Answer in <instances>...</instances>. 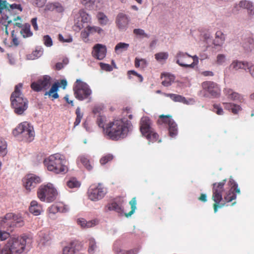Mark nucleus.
Returning a JSON list of instances; mask_svg holds the SVG:
<instances>
[{"label":"nucleus","instance_id":"nucleus-1","mask_svg":"<svg viewBox=\"0 0 254 254\" xmlns=\"http://www.w3.org/2000/svg\"><path fill=\"white\" fill-rule=\"evenodd\" d=\"M131 129V125L128 122L117 120L107 124L104 132L109 138L118 140L126 137Z\"/></svg>","mask_w":254,"mask_h":254},{"label":"nucleus","instance_id":"nucleus-2","mask_svg":"<svg viewBox=\"0 0 254 254\" xmlns=\"http://www.w3.org/2000/svg\"><path fill=\"white\" fill-rule=\"evenodd\" d=\"M66 160L61 154L56 153L45 159L44 163L47 169L56 174H65L68 171Z\"/></svg>","mask_w":254,"mask_h":254},{"label":"nucleus","instance_id":"nucleus-3","mask_svg":"<svg viewBox=\"0 0 254 254\" xmlns=\"http://www.w3.org/2000/svg\"><path fill=\"white\" fill-rule=\"evenodd\" d=\"M22 87V83L16 85L14 91L10 97L12 107L14 110V112L18 115H22L28 108V101L24 98L20 90Z\"/></svg>","mask_w":254,"mask_h":254},{"label":"nucleus","instance_id":"nucleus-4","mask_svg":"<svg viewBox=\"0 0 254 254\" xmlns=\"http://www.w3.org/2000/svg\"><path fill=\"white\" fill-rule=\"evenodd\" d=\"M58 191L51 183L41 185L37 190V196L43 202L50 203L57 197Z\"/></svg>","mask_w":254,"mask_h":254},{"label":"nucleus","instance_id":"nucleus-5","mask_svg":"<svg viewBox=\"0 0 254 254\" xmlns=\"http://www.w3.org/2000/svg\"><path fill=\"white\" fill-rule=\"evenodd\" d=\"M140 130L142 134L145 136L149 142L156 141L158 135L153 128L152 123L147 117H143L140 122Z\"/></svg>","mask_w":254,"mask_h":254},{"label":"nucleus","instance_id":"nucleus-6","mask_svg":"<svg viewBox=\"0 0 254 254\" xmlns=\"http://www.w3.org/2000/svg\"><path fill=\"white\" fill-rule=\"evenodd\" d=\"M12 133L15 136L21 135L23 139L27 142L32 141L35 136L33 127L27 122L19 124L13 130Z\"/></svg>","mask_w":254,"mask_h":254},{"label":"nucleus","instance_id":"nucleus-7","mask_svg":"<svg viewBox=\"0 0 254 254\" xmlns=\"http://www.w3.org/2000/svg\"><path fill=\"white\" fill-rule=\"evenodd\" d=\"M27 239L26 236L11 238L5 245L11 254H21L26 249Z\"/></svg>","mask_w":254,"mask_h":254},{"label":"nucleus","instance_id":"nucleus-8","mask_svg":"<svg viewBox=\"0 0 254 254\" xmlns=\"http://www.w3.org/2000/svg\"><path fill=\"white\" fill-rule=\"evenodd\" d=\"M73 91L76 98L80 101L88 98L92 94L89 86L80 79H77L75 82Z\"/></svg>","mask_w":254,"mask_h":254},{"label":"nucleus","instance_id":"nucleus-9","mask_svg":"<svg viewBox=\"0 0 254 254\" xmlns=\"http://www.w3.org/2000/svg\"><path fill=\"white\" fill-rule=\"evenodd\" d=\"M176 63L185 67L193 68L198 63L196 56H191L187 53L179 52L176 56Z\"/></svg>","mask_w":254,"mask_h":254},{"label":"nucleus","instance_id":"nucleus-10","mask_svg":"<svg viewBox=\"0 0 254 254\" xmlns=\"http://www.w3.org/2000/svg\"><path fill=\"white\" fill-rule=\"evenodd\" d=\"M107 193V189L102 183L91 185L87 191L89 199L93 201L101 200Z\"/></svg>","mask_w":254,"mask_h":254},{"label":"nucleus","instance_id":"nucleus-11","mask_svg":"<svg viewBox=\"0 0 254 254\" xmlns=\"http://www.w3.org/2000/svg\"><path fill=\"white\" fill-rule=\"evenodd\" d=\"M226 180L218 184H213L212 199L215 203L213 204V208L215 212H216L218 208L222 207L225 203L221 202L222 200V193L224 190V185Z\"/></svg>","mask_w":254,"mask_h":254},{"label":"nucleus","instance_id":"nucleus-12","mask_svg":"<svg viewBox=\"0 0 254 254\" xmlns=\"http://www.w3.org/2000/svg\"><path fill=\"white\" fill-rule=\"evenodd\" d=\"M0 225L3 228L13 227L15 226L21 227L24 225V222L21 216L9 213L1 218Z\"/></svg>","mask_w":254,"mask_h":254},{"label":"nucleus","instance_id":"nucleus-13","mask_svg":"<svg viewBox=\"0 0 254 254\" xmlns=\"http://www.w3.org/2000/svg\"><path fill=\"white\" fill-rule=\"evenodd\" d=\"M158 124H165L168 126V130L170 136L172 137H175L178 134L177 125L172 119V117L170 115L164 116L160 115L157 121Z\"/></svg>","mask_w":254,"mask_h":254},{"label":"nucleus","instance_id":"nucleus-14","mask_svg":"<svg viewBox=\"0 0 254 254\" xmlns=\"http://www.w3.org/2000/svg\"><path fill=\"white\" fill-rule=\"evenodd\" d=\"M51 79L50 76L44 75L42 78L32 83L31 87L36 92L40 91L42 90H47L51 85Z\"/></svg>","mask_w":254,"mask_h":254},{"label":"nucleus","instance_id":"nucleus-15","mask_svg":"<svg viewBox=\"0 0 254 254\" xmlns=\"http://www.w3.org/2000/svg\"><path fill=\"white\" fill-rule=\"evenodd\" d=\"M22 182L26 190L30 191L41 182V179L34 174H28L23 178Z\"/></svg>","mask_w":254,"mask_h":254},{"label":"nucleus","instance_id":"nucleus-16","mask_svg":"<svg viewBox=\"0 0 254 254\" xmlns=\"http://www.w3.org/2000/svg\"><path fill=\"white\" fill-rule=\"evenodd\" d=\"M129 17L123 13H119L116 18V23L119 29L121 30H126L129 22Z\"/></svg>","mask_w":254,"mask_h":254},{"label":"nucleus","instance_id":"nucleus-17","mask_svg":"<svg viewBox=\"0 0 254 254\" xmlns=\"http://www.w3.org/2000/svg\"><path fill=\"white\" fill-rule=\"evenodd\" d=\"M107 53L106 47L101 44H97L93 47L92 55L98 60H103L106 56Z\"/></svg>","mask_w":254,"mask_h":254},{"label":"nucleus","instance_id":"nucleus-18","mask_svg":"<svg viewBox=\"0 0 254 254\" xmlns=\"http://www.w3.org/2000/svg\"><path fill=\"white\" fill-rule=\"evenodd\" d=\"M163 95L170 98L173 101L176 102L183 103L187 105L192 104L194 103V101L193 99L190 98L187 100L185 97L180 95L165 93H163Z\"/></svg>","mask_w":254,"mask_h":254},{"label":"nucleus","instance_id":"nucleus-19","mask_svg":"<svg viewBox=\"0 0 254 254\" xmlns=\"http://www.w3.org/2000/svg\"><path fill=\"white\" fill-rule=\"evenodd\" d=\"M76 18L77 19L76 24L79 29L83 27L81 23H88L91 20L90 16L84 10H80L78 14L76 15Z\"/></svg>","mask_w":254,"mask_h":254},{"label":"nucleus","instance_id":"nucleus-20","mask_svg":"<svg viewBox=\"0 0 254 254\" xmlns=\"http://www.w3.org/2000/svg\"><path fill=\"white\" fill-rule=\"evenodd\" d=\"M220 95V89L218 85L213 82H207V97L217 98Z\"/></svg>","mask_w":254,"mask_h":254},{"label":"nucleus","instance_id":"nucleus-21","mask_svg":"<svg viewBox=\"0 0 254 254\" xmlns=\"http://www.w3.org/2000/svg\"><path fill=\"white\" fill-rule=\"evenodd\" d=\"M251 67V63L245 61H240L238 60H234L229 66L230 69L238 70L243 69L246 70L247 68Z\"/></svg>","mask_w":254,"mask_h":254},{"label":"nucleus","instance_id":"nucleus-22","mask_svg":"<svg viewBox=\"0 0 254 254\" xmlns=\"http://www.w3.org/2000/svg\"><path fill=\"white\" fill-rule=\"evenodd\" d=\"M77 223L82 228H89L98 225L99 221L97 219H93L87 221L85 219L80 218L77 219Z\"/></svg>","mask_w":254,"mask_h":254},{"label":"nucleus","instance_id":"nucleus-23","mask_svg":"<svg viewBox=\"0 0 254 254\" xmlns=\"http://www.w3.org/2000/svg\"><path fill=\"white\" fill-rule=\"evenodd\" d=\"M224 93L227 96V98L230 100L238 101L241 102L243 101V98L240 94L234 92L230 88L224 89Z\"/></svg>","mask_w":254,"mask_h":254},{"label":"nucleus","instance_id":"nucleus-24","mask_svg":"<svg viewBox=\"0 0 254 254\" xmlns=\"http://www.w3.org/2000/svg\"><path fill=\"white\" fill-rule=\"evenodd\" d=\"M2 1L5 2V3L4 4V6H2L0 14H1L2 13L3 10H5V12H8L9 13H12V11L15 9H18L19 11H21L22 10V8L20 4H17L15 3H13L12 4H9L6 0H2Z\"/></svg>","mask_w":254,"mask_h":254},{"label":"nucleus","instance_id":"nucleus-25","mask_svg":"<svg viewBox=\"0 0 254 254\" xmlns=\"http://www.w3.org/2000/svg\"><path fill=\"white\" fill-rule=\"evenodd\" d=\"M29 211L33 215L38 216L41 214L43 209L41 205L39 204L37 201L32 200L30 203Z\"/></svg>","mask_w":254,"mask_h":254},{"label":"nucleus","instance_id":"nucleus-26","mask_svg":"<svg viewBox=\"0 0 254 254\" xmlns=\"http://www.w3.org/2000/svg\"><path fill=\"white\" fill-rule=\"evenodd\" d=\"M225 37L223 32L218 31L215 33V37L213 40V44L215 46L221 47L224 43Z\"/></svg>","mask_w":254,"mask_h":254},{"label":"nucleus","instance_id":"nucleus-27","mask_svg":"<svg viewBox=\"0 0 254 254\" xmlns=\"http://www.w3.org/2000/svg\"><path fill=\"white\" fill-rule=\"evenodd\" d=\"M99 248L95 239L93 237L88 239V249L89 254H95L98 251Z\"/></svg>","mask_w":254,"mask_h":254},{"label":"nucleus","instance_id":"nucleus-28","mask_svg":"<svg viewBox=\"0 0 254 254\" xmlns=\"http://www.w3.org/2000/svg\"><path fill=\"white\" fill-rule=\"evenodd\" d=\"M47 8L51 11H56L60 13H63L64 11V7L63 4L59 2H53L47 5Z\"/></svg>","mask_w":254,"mask_h":254},{"label":"nucleus","instance_id":"nucleus-29","mask_svg":"<svg viewBox=\"0 0 254 254\" xmlns=\"http://www.w3.org/2000/svg\"><path fill=\"white\" fill-rule=\"evenodd\" d=\"M39 237V243L42 245L47 246L50 244L51 237L49 232H40Z\"/></svg>","mask_w":254,"mask_h":254},{"label":"nucleus","instance_id":"nucleus-30","mask_svg":"<svg viewBox=\"0 0 254 254\" xmlns=\"http://www.w3.org/2000/svg\"><path fill=\"white\" fill-rule=\"evenodd\" d=\"M239 5L241 7L247 9L250 14H254V6L251 2L246 0H241L239 3Z\"/></svg>","mask_w":254,"mask_h":254},{"label":"nucleus","instance_id":"nucleus-31","mask_svg":"<svg viewBox=\"0 0 254 254\" xmlns=\"http://www.w3.org/2000/svg\"><path fill=\"white\" fill-rule=\"evenodd\" d=\"M76 245V243L74 242H70L67 245L64 247L63 249V254H74Z\"/></svg>","mask_w":254,"mask_h":254},{"label":"nucleus","instance_id":"nucleus-32","mask_svg":"<svg viewBox=\"0 0 254 254\" xmlns=\"http://www.w3.org/2000/svg\"><path fill=\"white\" fill-rule=\"evenodd\" d=\"M129 47V45L127 43L120 42L116 45L115 47V52L118 55L127 50Z\"/></svg>","mask_w":254,"mask_h":254},{"label":"nucleus","instance_id":"nucleus-33","mask_svg":"<svg viewBox=\"0 0 254 254\" xmlns=\"http://www.w3.org/2000/svg\"><path fill=\"white\" fill-rule=\"evenodd\" d=\"M59 87V83H55L52 86L51 88L50 89V90L48 92H46L45 93V95H49L51 96L52 95V97L54 99H57L59 97V94L57 93V91L58 90Z\"/></svg>","mask_w":254,"mask_h":254},{"label":"nucleus","instance_id":"nucleus-34","mask_svg":"<svg viewBox=\"0 0 254 254\" xmlns=\"http://www.w3.org/2000/svg\"><path fill=\"white\" fill-rule=\"evenodd\" d=\"M236 193L233 189H230L224 196V201L226 202H229L236 198Z\"/></svg>","mask_w":254,"mask_h":254},{"label":"nucleus","instance_id":"nucleus-35","mask_svg":"<svg viewBox=\"0 0 254 254\" xmlns=\"http://www.w3.org/2000/svg\"><path fill=\"white\" fill-rule=\"evenodd\" d=\"M20 33L24 38L29 37L33 35L32 32L30 30V25L29 24H25Z\"/></svg>","mask_w":254,"mask_h":254},{"label":"nucleus","instance_id":"nucleus-36","mask_svg":"<svg viewBox=\"0 0 254 254\" xmlns=\"http://www.w3.org/2000/svg\"><path fill=\"white\" fill-rule=\"evenodd\" d=\"M66 185L69 188L77 189L80 187L81 184L76 178H72L67 182Z\"/></svg>","mask_w":254,"mask_h":254},{"label":"nucleus","instance_id":"nucleus-37","mask_svg":"<svg viewBox=\"0 0 254 254\" xmlns=\"http://www.w3.org/2000/svg\"><path fill=\"white\" fill-rule=\"evenodd\" d=\"M99 23L103 26L106 25L109 22L108 17L102 12H99L97 15Z\"/></svg>","mask_w":254,"mask_h":254},{"label":"nucleus","instance_id":"nucleus-38","mask_svg":"<svg viewBox=\"0 0 254 254\" xmlns=\"http://www.w3.org/2000/svg\"><path fill=\"white\" fill-rule=\"evenodd\" d=\"M174 80L175 76L173 75L168 74L165 76V79L162 81V84L163 86L168 87L172 84Z\"/></svg>","mask_w":254,"mask_h":254},{"label":"nucleus","instance_id":"nucleus-39","mask_svg":"<svg viewBox=\"0 0 254 254\" xmlns=\"http://www.w3.org/2000/svg\"><path fill=\"white\" fill-rule=\"evenodd\" d=\"M12 22L11 20H9V17L6 14H3L1 19H0V23H2L5 27V33L7 35L8 34L7 27Z\"/></svg>","mask_w":254,"mask_h":254},{"label":"nucleus","instance_id":"nucleus-40","mask_svg":"<svg viewBox=\"0 0 254 254\" xmlns=\"http://www.w3.org/2000/svg\"><path fill=\"white\" fill-rule=\"evenodd\" d=\"M134 65L136 67H141L144 68L147 65V62L144 59H139L136 58L134 61Z\"/></svg>","mask_w":254,"mask_h":254},{"label":"nucleus","instance_id":"nucleus-41","mask_svg":"<svg viewBox=\"0 0 254 254\" xmlns=\"http://www.w3.org/2000/svg\"><path fill=\"white\" fill-rule=\"evenodd\" d=\"M81 3L88 10L94 9L95 0H81Z\"/></svg>","mask_w":254,"mask_h":254},{"label":"nucleus","instance_id":"nucleus-42","mask_svg":"<svg viewBox=\"0 0 254 254\" xmlns=\"http://www.w3.org/2000/svg\"><path fill=\"white\" fill-rule=\"evenodd\" d=\"M155 59L159 62H161L163 61L166 60L168 57L169 54L167 52H160L155 54Z\"/></svg>","mask_w":254,"mask_h":254},{"label":"nucleus","instance_id":"nucleus-43","mask_svg":"<svg viewBox=\"0 0 254 254\" xmlns=\"http://www.w3.org/2000/svg\"><path fill=\"white\" fill-rule=\"evenodd\" d=\"M108 209L110 210H114L120 214L123 212V209L122 206L118 204L116 202H113L109 204Z\"/></svg>","mask_w":254,"mask_h":254},{"label":"nucleus","instance_id":"nucleus-44","mask_svg":"<svg viewBox=\"0 0 254 254\" xmlns=\"http://www.w3.org/2000/svg\"><path fill=\"white\" fill-rule=\"evenodd\" d=\"M7 144L6 141L0 137V153L2 156H4L7 154Z\"/></svg>","mask_w":254,"mask_h":254},{"label":"nucleus","instance_id":"nucleus-45","mask_svg":"<svg viewBox=\"0 0 254 254\" xmlns=\"http://www.w3.org/2000/svg\"><path fill=\"white\" fill-rule=\"evenodd\" d=\"M114 158V156L111 154H106L101 157L100 160V163L101 165H105L108 162L112 161Z\"/></svg>","mask_w":254,"mask_h":254},{"label":"nucleus","instance_id":"nucleus-46","mask_svg":"<svg viewBox=\"0 0 254 254\" xmlns=\"http://www.w3.org/2000/svg\"><path fill=\"white\" fill-rule=\"evenodd\" d=\"M129 204L131 205V210L129 212L126 214L127 217L130 216L132 214H133L134 213L135 209H136V200L135 197H133L129 201Z\"/></svg>","mask_w":254,"mask_h":254},{"label":"nucleus","instance_id":"nucleus-47","mask_svg":"<svg viewBox=\"0 0 254 254\" xmlns=\"http://www.w3.org/2000/svg\"><path fill=\"white\" fill-rule=\"evenodd\" d=\"M228 184L231 189L234 190H235V192L237 193H240V190L238 188L237 184L235 182V181L233 179H230Z\"/></svg>","mask_w":254,"mask_h":254},{"label":"nucleus","instance_id":"nucleus-48","mask_svg":"<svg viewBox=\"0 0 254 254\" xmlns=\"http://www.w3.org/2000/svg\"><path fill=\"white\" fill-rule=\"evenodd\" d=\"M86 29L90 34H94L96 32L98 34H101L103 32V29L101 28L95 26H88L86 27Z\"/></svg>","mask_w":254,"mask_h":254},{"label":"nucleus","instance_id":"nucleus-49","mask_svg":"<svg viewBox=\"0 0 254 254\" xmlns=\"http://www.w3.org/2000/svg\"><path fill=\"white\" fill-rule=\"evenodd\" d=\"M226 62V56L224 54H218L216 57L215 63L218 65H223Z\"/></svg>","mask_w":254,"mask_h":254},{"label":"nucleus","instance_id":"nucleus-50","mask_svg":"<svg viewBox=\"0 0 254 254\" xmlns=\"http://www.w3.org/2000/svg\"><path fill=\"white\" fill-rule=\"evenodd\" d=\"M75 113L76 115V118L74 123V125L75 127L78 126L80 124L81 120L83 117V114L81 113L80 109L79 107H78L76 109Z\"/></svg>","mask_w":254,"mask_h":254},{"label":"nucleus","instance_id":"nucleus-51","mask_svg":"<svg viewBox=\"0 0 254 254\" xmlns=\"http://www.w3.org/2000/svg\"><path fill=\"white\" fill-rule=\"evenodd\" d=\"M133 33L140 37H149V35L145 32L144 30L141 29H134Z\"/></svg>","mask_w":254,"mask_h":254},{"label":"nucleus","instance_id":"nucleus-52","mask_svg":"<svg viewBox=\"0 0 254 254\" xmlns=\"http://www.w3.org/2000/svg\"><path fill=\"white\" fill-rule=\"evenodd\" d=\"M106 121V118L104 116H99L97 119V123L98 126L102 127L103 129L106 127H104L105 123Z\"/></svg>","mask_w":254,"mask_h":254},{"label":"nucleus","instance_id":"nucleus-53","mask_svg":"<svg viewBox=\"0 0 254 254\" xmlns=\"http://www.w3.org/2000/svg\"><path fill=\"white\" fill-rule=\"evenodd\" d=\"M212 110L219 115H222L224 113L223 110L219 104H214Z\"/></svg>","mask_w":254,"mask_h":254},{"label":"nucleus","instance_id":"nucleus-54","mask_svg":"<svg viewBox=\"0 0 254 254\" xmlns=\"http://www.w3.org/2000/svg\"><path fill=\"white\" fill-rule=\"evenodd\" d=\"M44 45L48 47H50L53 45V41L49 35H45L43 37Z\"/></svg>","mask_w":254,"mask_h":254},{"label":"nucleus","instance_id":"nucleus-55","mask_svg":"<svg viewBox=\"0 0 254 254\" xmlns=\"http://www.w3.org/2000/svg\"><path fill=\"white\" fill-rule=\"evenodd\" d=\"M42 56V52L41 51L40 52L39 55H34L33 53L28 54L26 56V60H34L36 59H38V58Z\"/></svg>","mask_w":254,"mask_h":254},{"label":"nucleus","instance_id":"nucleus-56","mask_svg":"<svg viewBox=\"0 0 254 254\" xmlns=\"http://www.w3.org/2000/svg\"><path fill=\"white\" fill-rule=\"evenodd\" d=\"M100 65L101 68L104 70L107 71H111L113 70V67L111 65H110L109 64H104L102 63H100Z\"/></svg>","mask_w":254,"mask_h":254},{"label":"nucleus","instance_id":"nucleus-57","mask_svg":"<svg viewBox=\"0 0 254 254\" xmlns=\"http://www.w3.org/2000/svg\"><path fill=\"white\" fill-rule=\"evenodd\" d=\"M59 204L58 205H52L49 208V211L50 213L56 214L59 212Z\"/></svg>","mask_w":254,"mask_h":254},{"label":"nucleus","instance_id":"nucleus-58","mask_svg":"<svg viewBox=\"0 0 254 254\" xmlns=\"http://www.w3.org/2000/svg\"><path fill=\"white\" fill-rule=\"evenodd\" d=\"M59 212L62 213H65L69 210V207L67 205H64L63 203L59 204Z\"/></svg>","mask_w":254,"mask_h":254},{"label":"nucleus","instance_id":"nucleus-59","mask_svg":"<svg viewBox=\"0 0 254 254\" xmlns=\"http://www.w3.org/2000/svg\"><path fill=\"white\" fill-rule=\"evenodd\" d=\"M90 34L87 29L81 32V36L84 42H86L88 41V37Z\"/></svg>","mask_w":254,"mask_h":254},{"label":"nucleus","instance_id":"nucleus-60","mask_svg":"<svg viewBox=\"0 0 254 254\" xmlns=\"http://www.w3.org/2000/svg\"><path fill=\"white\" fill-rule=\"evenodd\" d=\"M241 109L242 108L240 106L233 104V107H232L231 111L234 114H237Z\"/></svg>","mask_w":254,"mask_h":254},{"label":"nucleus","instance_id":"nucleus-61","mask_svg":"<svg viewBox=\"0 0 254 254\" xmlns=\"http://www.w3.org/2000/svg\"><path fill=\"white\" fill-rule=\"evenodd\" d=\"M131 74H132V75H133L134 76H138L139 78L140 81H142L143 80L142 76L140 74H139L138 73H137L134 70H129V71H128V75L129 78L131 77H130Z\"/></svg>","mask_w":254,"mask_h":254},{"label":"nucleus","instance_id":"nucleus-62","mask_svg":"<svg viewBox=\"0 0 254 254\" xmlns=\"http://www.w3.org/2000/svg\"><path fill=\"white\" fill-rule=\"evenodd\" d=\"M46 1V0H35V4L38 7H41L44 5Z\"/></svg>","mask_w":254,"mask_h":254},{"label":"nucleus","instance_id":"nucleus-63","mask_svg":"<svg viewBox=\"0 0 254 254\" xmlns=\"http://www.w3.org/2000/svg\"><path fill=\"white\" fill-rule=\"evenodd\" d=\"M37 18L36 17L33 18L31 19V22L34 29L35 30H38V26L37 23Z\"/></svg>","mask_w":254,"mask_h":254},{"label":"nucleus","instance_id":"nucleus-64","mask_svg":"<svg viewBox=\"0 0 254 254\" xmlns=\"http://www.w3.org/2000/svg\"><path fill=\"white\" fill-rule=\"evenodd\" d=\"M0 254H11V253L5 245L2 249L0 250Z\"/></svg>","mask_w":254,"mask_h":254}]
</instances>
